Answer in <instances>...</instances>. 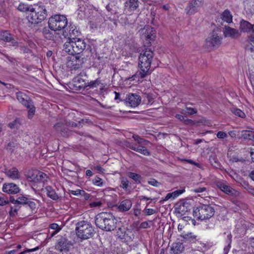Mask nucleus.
I'll list each match as a JSON object with an SVG mask.
<instances>
[{
	"mask_svg": "<svg viewBox=\"0 0 254 254\" xmlns=\"http://www.w3.org/2000/svg\"><path fill=\"white\" fill-rule=\"evenodd\" d=\"M135 151L145 156H149L150 155L149 151L142 145L136 146Z\"/></svg>",
	"mask_w": 254,
	"mask_h": 254,
	"instance_id": "36",
	"label": "nucleus"
},
{
	"mask_svg": "<svg viewBox=\"0 0 254 254\" xmlns=\"http://www.w3.org/2000/svg\"><path fill=\"white\" fill-rule=\"evenodd\" d=\"M221 37L213 31L206 39L203 47L206 51H211L221 45Z\"/></svg>",
	"mask_w": 254,
	"mask_h": 254,
	"instance_id": "8",
	"label": "nucleus"
},
{
	"mask_svg": "<svg viewBox=\"0 0 254 254\" xmlns=\"http://www.w3.org/2000/svg\"><path fill=\"white\" fill-rule=\"evenodd\" d=\"M127 105L132 107L138 106L141 102V97L136 94L129 93L126 99Z\"/></svg>",
	"mask_w": 254,
	"mask_h": 254,
	"instance_id": "14",
	"label": "nucleus"
},
{
	"mask_svg": "<svg viewBox=\"0 0 254 254\" xmlns=\"http://www.w3.org/2000/svg\"><path fill=\"white\" fill-rule=\"evenodd\" d=\"M175 118L180 120V121L184 122V121L186 117L185 116H183L181 114H176L175 115Z\"/></svg>",
	"mask_w": 254,
	"mask_h": 254,
	"instance_id": "62",
	"label": "nucleus"
},
{
	"mask_svg": "<svg viewBox=\"0 0 254 254\" xmlns=\"http://www.w3.org/2000/svg\"><path fill=\"white\" fill-rule=\"evenodd\" d=\"M190 2L198 10V8L203 4V0H192Z\"/></svg>",
	"mask_w": 254,
	"mask_h": 254,
	"instance_id": "47",
	"label": "nucleus"
},
{
	"mask_svg": "<svg viewBox=\"0 0 254 254\" xmlns=\"http://www.w3.org/2000/svg\"><path fill=\"white\" fill-rule=\"evenodd\" d=\"M94 168L98 173H104L105 170L103 168H102L100 166H94Z\"/></svg>",
	"mask_w": 254,
	"mask_h": 254,
	"instance_id": "63",
	"label": "nucleus"
},
{
	"mask_svg": "<svg viewBox=\"0 0 254 254\" xmlns=\"http://www.w3.org/2000/svg\"><path fill=\"white\" fill-rule=\"evenodd\" d=\"M216 185L219 189L226 194L234 195L236 192V191L228 186L226 182L218 181L216 182Z\"/></svg>",
	"mask_w": 254,
	"mask_h": 254,
	"instance_id": "16",
	"label": "nucleus"
},
{
	"mask_svg": "<svg viewBox=\"0 0 254 254\" xmlns=\"http://www.w3.org/2000/svg\"><path fill=\"white\" fill-rule=\"evenodd\" d=\"M100 84L101 80L99 78H97L95 80H91L90 82H87V87H89L90 88H94L98 87Z\"/></svg>",
	"mask_w": 254,
	"mask_h": 254,
	"instance_id": "41",
	"label": "nucleus"
},
{
	"mask_svg": "<svg viewBox=\"0 0 254 254\" xmlns=\"http://www.w3.org/2000/svg\"><path fill=\"white\" fill-rule=\"evenodd\" d=\"M216 135L218 138H220V139H224L227 137V133L225 132L221 131H218L217 132Z\"/></svg>",
	"mask_w": 254,
	"mask_h": 254,
	"instance_id": "54",
	"label": "nucleus"
},
{
	"mask_svg": "<svg viewBox=\"0 0 254 254\" xmlns=\"http://www.w3.org/2000/svg\"><path fill=\"white\" fill-rule=\"evenodd\" d=\"M5 174L7 177L13 180L18 179L20 176L18 170L15 168L6 170Z\"/></svg>",
	"mask_w": 254,
	"mask_h": 254,
	"instance_id": "29",
	"label": "nucleus"
},
{
	"mask_svg": "<svg viewBox=\"0 0 254 254\" xmlns=\"http://www.w3.org/2000/svg\"><path fill=\"white\" fill-rule=\"evenodd\" d=\"M28 199L26 197L22 195L18 197L16 199H15L13 196H10L9 197V201L13 204H18L19 205H25L28 201Z\"/></svg>",
	"mask_w": 254,
	"mask_h": 254,
	"instance_id": "26",
	"label": "nucleus"
},
{
	"mask_svg": "<svg viewBox=\"0 0 254 254\" xmlns=\"http://www.w3.org/2000/svg\"><path fill=\"white\" fill-rule=\"evenodd\" d=\"M140 33L142 38L148 41L149 43L153 41L156 38L155 30L149 26H145L140 30Z\"/></svg>",
	"mask_w": 254,
	"mask_h": 254,
	"instance_id": "12",
	"label": "nucleus"
},
{
	"mask_svg": "<svg viewBox=\"0 0 254 254\" xmlns=\"http://www.w3.org/2000/svg\"><path fill=\"white\" fill-rule=\"evenodd\" d=\"M68 28V32H66V31L63 32V35L64 37H69L68 39H73V38H77L76 37L80 35V32L75 25H70Z\"/></svg>",
	"mask_w": 254,
	"mask_h": 254,
	"instance_id": "19",
	"label": "nucleus"
},
{
	"mask_svg": "<svg viewBox=\"0 0 254 254\" xmlns=\"http://www.w3.org/2000/svg\"><path fill=\"white\" fill-rule=\"evenodd\" d=\"M251 43L248 45L246 47V50L250 52L254 53V32L250 37Z\"/></svg>",
	"mask_w": 254,
	"mask_h": 254,
	"instance_id": "37",
	"label": "nucleus"
},
{
	"mask_svg": "<svg viewBox=\"0 0 254 254\" xmlns=\"http://www.w3.org/2000/svg\"><path fill=\"white\" fill-rule=\"evenodd\" d=\"M186 109L187 111V113L189 115H192L193 114H196L197 112V110L195 108L186 107Z\"/></svg>",
	"mask_w": 254,
	"mask_h": 254,
	"instance_id": "52",
	"label": "nucleus"
},
{
	"mask_svg": "<svg viewBox=\"0 0 254 254\" xmlns=\"http://www.w3.org/2000/svg\"><path fill=\"white\" fill-rule=\"evenodd\" d=\"M148 183L154 187H158L160 185V183L154 179H150L148 181Z\"/></svg>",
	"mask_w": 254,
	"mask_h": 254,
	"instance_id": "51",
	"label": "nucleus"
},
{
	"mask_svg": "<svg viewBox=\"0 0 254 254\" xmlns=\"http://www.w3.org/2000/svg\"><path fill=\"white\" fill-rule=\"evenodd\" d=\"M232 18L233 16L230 11L226 9L220 15V19L221 20V24L223 25L224 23L229 24L232 22Z\"/></svg>",
	"mask_w": 254,
	"mask_h": 254,
	"instance_id": "24",
	"label": "nucleus"
},
{
	"mask_svg": "<svg viewBox=\"0 0 254 254\" xmlns=\"http://www.w3.org/2000/svg\"><path fill=\"white\" fill-rule=\"evenodd\" d=\"M4 192L9 194H16L20 191L19 187L15 184L9 183L8 184H4L2 188Z\"/></svg>",
	"mask_w": 254,
	"mask_h": 254,
	"instance_id": "20",
	"label": "nucleus"
},
{
	"mask_svg": "<svg viewBox=\"0 0 254 254\" xmlns=\"http://www.w3.org/2000/svg\"><path fill=\"white\" fill-rule=\"evenodd\" d=\"M128 177L138 183H139L141 180V177L139 175L133 172H129Z\"/></svg>",
	"mask_w": 254,
	"mask_h": 254,
	"instance_id": "43",
	"label": "nucleus"
},
{
	"mask_svg": "<svg viewBox=\"0 0 254 254\" xmlns=\"http://www.w3.org/2000/svg\"><path fill=\"white\" fill-rule=\"evenodd\" d=\"M206 188L205 187H198L193 189L192 190L196 193H200L206 191Z\"/></svg>",
	"mask_w": 254,
	"mask_h": 254,
	"instance_id": "56",
	"label": "nucleus"
},
{
	"mask_svg": "<svg viewBox=\"0 0 254 254\" xmlns=\"http://www.w3.org/2000/svg\"><path fill=\"white\" fill-rule=\"evenodd\" d=\"M64 47L65 51L69 55L79 54L85 49L86 43L80 38H70L64 44Z\"/></svg>",
	"mask_w": 254,
	"mask_h": 254,
	"instance_id": "3",
	"label": "nucleus"
},
{
	"mask_svg": "<svg viewBox=\"0 0 254 254\" xmlns=\"http://www.w3.org/2000/svg\"><path fill=\"white\" fill-rule=\"evenodd\" d=\"M227 238H228V245L227 247H225L224 248V254H228L229 251V250H230V245H231V238H232V236L231 234H229L227 236Z\"/></svg>",
	"mask_w": 254,
	"mask_h": 254,
	"instance_id": "48",
	"label": "nucleus"
},
{
	"mask_svg": "<svg viewBox=\"0 0 254 254\" xmlns=\"http://www.w3.org/2000/svg\"><path fill=\"white\" fill-rule=\"evenodd\" d=\"M102 204L101 201H94L90 203V205L91 207H95L100 206Z\"/></svg>",
	"mask_w": 254,
	"mask_h": 254,
	"instance_id": "61",
	"label": "nucleus"
},
{
	"mask_svg": "<svg viewBox=\"0 0 254 254\" xmlns=\"http://www.w3.org/2000/svg\"><path fill=\"white\" fill-rule=\"evenodd\" d=\"M132 206L131 200L126 199L120 202L118 209L121 212H125L129 210Z\"/></svg>",
	"mask_w": 254,
	"mask_h": 254,
	"instance_id": "25",
	"label": "nucleus"
},
{
	"mask_svg": "<svg viewBox=\"0 0 254 254\" xmlns=\"http://www.w3.org/2000/svg\"><path fill=\"white\" fill-rule=\"evenodd\" d=\"M132 138L138 144V145H142V144L145 145L148 142L147 140H146L143 138L140 137L137 135H133Z\"/></svg>",
	"mask_w": 254,
	"mask_h": 254,
	"instance_id": "44",
	"label": "nucleus"
},
{
	"mask_svg": "<svg viewBox=\"0 0 254 254\" xmlns=\"http://www.w3.org/2000/svg\"><path fill=\"white\" fill-rule=\"evenodd\" d=\"M50 228L52 229L55 230V232L53 233L52 236H53L55 234L58 233L61 229L59 228V226L56 223L52 224L50 225Z\"/></svg>",
	"mask_w": 254,
	"mask_h": 254,
	"instance_id": "53",
	"label": "nucleus"
},
{
	"mask_svg": "<svg viewBox=\"0 0 254 254\" xmlns=\"http://www.w3.org/2000/svg\"><path fill=\"white\" fill-rule=\"evenodd\" d=\"M65 124V121L64 120L60 121V122L57 123L54 126V128L56 131H61V134H62L63 128L64 127V125Z\"/></svg>",
	"mask_w": 254,
	"mask_h": 254,
	"instance_id": "42",
	"label": "nucleus"
},
{
	"mask_svg": "<svg viewBox=\"0 0 254 254\" xmlns=\"http://www.w3.org/2000/svg\"><path fill=\"white\" fill-rule=\"evenodd\" d=\"M25 107L28 109V118L29 119H32L36 112V108L34 105L33 102H32L30 104L26 106Z\"/></svg>",
	"mask_w": 254,
	"mask_h": 254,
	"instance_id": "31",
	"label": "nucleus"
},
{
	"mask_svg": "<svg viewBox=\"0 0 254 254\" xmlns=\"http://www.w3.org/2000/svg\"><path fill=\"white\" fill-rule=\"evenodd\" d=\"M16 98L24 107L33 102L29 97L21 92L16 93Z\"/></svg>",
	"mask_w": 254,
	"mask_h": 254,
	"instance_id": "22",
	"label": "nucleus"
},
{
	"mask_svg": "<svg viewBox=\"0 0 254 254\" xmlns=\"http://www.w3.org/2000/svg\"><path fill=\"white\" fill-rule=\"evenodd\" d=\"M186 241H189L190 242H193L196 240V236L193 235L192 233H186L181 235V236Z\"/></svg>",
	"mask_w": 254,
	"mask_h": 254,
	"instance_id": "40",
	"label": "nucleus"
},
{
	"mask_svg": "<svg viewBox=\"0 0 254 254\" xmlns=\"http://www.w3.org/2000/svg\"><path fill=\"white\" fill-rule=\"evenodd\" d=\"M224 35L226 37L237 39L240 36V32L237 29L225 26L223 29Z\"/></svg>",
	"mask_w": 254,
	"mask_h": 254,
	"instance_id": "18",
	"label": "nucleus"
},
{
	"mask_svg": "<svg viewBox=\"0 0 254 254\" xmlns=\"http://www.w3.org/2000/svg\"><path fill=\"white\" fill-rule=\"evenodd\" d=\"M92 183L95 186L98 187H102L104 184V182H103V180L101 178L98 177V176H96L92 180Z\"/></svg>",
	"mask_w": 254,
	"mask_h": 254,
	"instance_id": "45",
	"label": "nucleus"
},
{
	"mask_svg": "<svg viewBox=\"0 0 254 254\" xmlns=\"http://www.w3.org/2000/svg\"><path fill=\"white\" fill-rule=\"evenodd\" d=\"M122 188L123 189H127L128 186V181L127 179L122 181Z\"/></svg>",
	"mask_w": 254,
	"mask_h": 254,
	"instance_id": "57",
	"label": "nucleus"
},
{
	"mask_svg": "<svg viewBox=\"0 0 254 254\" xmlns=\"http://www.w3.org/2000/svg\"><path fill=\"white\" fill-rule=\"evenodd\" d=\"M83 62L79 56H75L68 59L67 62V66L71 69H76L80 67Z\"/></svg>",
	"mask_w": 254,
	"mask_h": 254,
	"instance_id": "15",
	"label": "nucleus"
},
{
	"mask_svg": "<svg viewBox=\"0 0 254 254\" xmlns=\"http://www.w3.org/2000/svg\"><path fill=\"white\" fill-rule=\"evenodd\" d=\"M138 6V0H126L125 2V10L132 12L136 10Z\"/></svg>",
	"mask_w": 254,
	"mask_h": 254,
	"instance_id": "21",
	"label": "nucleus"
},
{
	"mask_svg": "<svg viewBox=\"0 0 254 254\" xmlns=\"http://www.w3.org/2000/svg\"><path fill=\"white\" fill-rule=\"evenodd\" d=\"M20 125V120L19 119H16L14 121L8 124V127L10 128H18Z\"/></svg>",
	"mask_w": 254,
	"mask_h": 254,
	"instance_id": "46",
	"label": "nucleus"
},
{
	"mask_svg": "<svg viewBox=\"0 0 254 254\" xmlns=\"http://www.w3.org/2000/svg\"><path fill=\"white\" fill-rule=\"evenodd\" d=\"M38 249H39L38 247H35V248H32V249H26L25 251H24L23 252H21L19 254H24L25 253H26L27 252H33L36 250H38Z\"/></svg>",
	"mask_w": 254,
	"mask_h": 254,
	"instance_id": "58",
	"label": "nucleus"
},
{
	"mask_svg": "<svg viewBox=\"0 0 254 254\" xmlns=\"http://www.w3.org/2000/svg\"><path fill=\"white\" fill-rule=\"evenodd\" d=\"M117 234L118 238L124 242H131L134 238L132 231L125 227L119 228Z\"/></svg>",
	"mask_w": 254,
	"mask_h": 254,
	"instance_id": "10",
	"label": "nucleus"
},
{
	"mask_svg": "<svg viewBox=\"0 0 254 254\" xmlns=\"http://www.w3.org/2000/svg\"><path fill=\"white\" fill-rule=\"evenodd\" d=\"M155 213V210L151 208H148L146 209V214L147 215H151Z\"/></svg>",
	"mask_w": 254,
	"mask_h": 254,
	"instance_id": "64",
	"label": "nucleus"
},
{
	"mask_svg": "<svg viewBox=\"0 0 254 254\" xmlns=\"http://www.w3.org/2000/svg\"><path fill=\"white\" fill-rule=\"evenodd\" d=\"M49 28L53 31L64 29L67 25V20L64 15L56 14L51 16L48 21Z\"/></svg>",
	"mask_w": 254,
	"mask_h": 254,
	"instance_id": "6",
	"label": "nucleus"
},
{
	"mask_svg": "<svg viewBox=\"0 0 254 254\" xmlns=\"http://www.w3.org/2000/svg\"><path fill=\"white\" fill-rule=\"evenodd\" d=\"M184 190H175L172 192H171L172 195V198L175 199L178 196H179L180 194H182L184 192Z\"/></svg>",
	"mask_w": 254,
	"mask_h": 254,
	"instance_id": "49",
	"label": "nucleus"
},
{
	"mask_svg": "<svg viewBox=\"0 0 254 254\" xmlns=\"http://www.w3.org/2000/svg\"><path fill=\"white\" fill-rule=\"evenodd\" d=\"M231 112L234 115L239 117L244 118L246 117L245 113L241 110L236 107H232L230 109Z\"/></svg>",
	"mask_w": 254,
	"mask_h": 254,
	"instance_id": "35",
	"label": "nucleus"
},
{
	"mask_svg": "<svg viewBox=\"0 0 254 254\" xmlns=\"http://www.w3.org/2000/svg\"><path fill=\"white\" fill-rule=\"evenodd\" d=\"M126 145L127 147H128L134 151H135V149L137 146L136 145H134L133 143H132L131 142H127Z\"/></svg>",
	"mask_w": 254,
	"mask_h": 254,
	"instance_id": "60",
	"label": "nucleus"
},
{
	"mask_svg": "<svg viewBox=\"0 0 254 254\" xmlns=\"http://www.w3.org/2000/svg\"><path fill=\"white\" fill-rule=\"evenodd\" d=\"M75 230L77 237L82 240L91 238L94 231L91 224L86 221L78 222Z\"/></svg>",
	"mask_w": 254,
	"mask_h": 254,
	"instance_id": "5",
	"label": "nucleus"
},
{
	"mask_svg": "<svg viewBox=\"0 0 254 254\" xmlns=\"http://www.w3.org/2000/svg\"><path fill=\"white\" fill-rule=\"evenodd\" d=\"M29 178L31 181L35 182H44L48 179V176L45 173L38 171H33L29 176Z\"/></svg>",
	"mask_w": 254,
	"mask_h": 254,
	"instance_id": "13",
	"label": "nucleus"
},
{
	"mask_svg": "<svg viewBox=\"0 0 254 254\" xmlns=\"http://www.w3.org/2000/svg\"><path fill=\"white\" fill-rule=\"evenodd\" d=\"M117 222L115 217L110 213L101 212L95 217L96 225L106 231L114 230L116 228Z\"/></svg>",
	"mask_w": 254,
	"mask_h": 254,
	"instance_id": "2",
	"label": "nucleus"
},
{
	"mask_svg": "<svg viewBox=\"0 0 254 254\" xmlns=\"http://www.w3.org/2000/svg\"><path fill=\"white\" fill-rule=\"evenodd\" d=\"M177 212L181 215H184L190 209V204L184 200L178 202L175 207Z\"/></svg>",
	"mask_w": 254,
	"mask_h": 254,
	"instance_id": "17",
	"label": "nucleus"
},
{
	"mask_svg": "<svg viewBox=\"0 0 254 254\" xmlns=\"http://www.w3.org/2000/svg\"><path fill=\"white\" fill-rule=\"evenodd\" d=\"M184 123L186 125L193 126L195 124V122L186 118Z\"/></svg>",
	"mask_w": 254,
	"mask_h": 254,
	"instance_id": "55",
	"label": "nucleus"
},
{
	"mask_svg": "<svg viewBox=\"0 0 254 254\" xmlns=\"http://www.w3.org/2000/svg\"><path fill=\"white\" fill-rule=\"evenodd\" d=\"M185 10L187 14L189 15H193L198 11L194 6L191 5L190 2L188 3V6L186 7Z\"/></svg>",
	"mask_w": 254,
	"mask_h": 254,
	"instance_id": "38",
	"label": "nucleus"
},
{
	"mask_svg": "<svg viewBox=\"0 0 254 254\" xmlns=\"http://www.w3.org/2000/svg\"><path fill=\"white\" fill-rule=\"evenodd\" d=\"M74 82L76 87L79 89H83L87 87V82L83 79L82 76L79 75L74 78Z\"/></svg>",
	"mask_w": 254,
	"mask_h": 254,
	"instance_id": "27",
	"label": "nucleus"
},
{
	"mask_svg": "<svg viewBox=\"0 0 254 254\" xmlns=\"http://www.w3.org/2000/svg\"><path fill=\"white\" fill-rule=\"evenodd\" d=\"M26 204L28 205L32 211H35L37 205L34 201L28 199Z\"/></svg>",
	"mask_w": 254,
	"mask_h": 254,
	"instance_id": "50",
	"label": "nucleus"
},
{
	"mask_svg": "<svg viewBox=\"0 0 254 254\" xmlns=\"http://www.w3.org/2000/svg\"><path fill=\"white\" fill-rule=\"evenodd\" d=\"M72 243L66 238L61 237L57 241L55 246V250L62 254L68 253L72 248Z\"/></svg>",
	"mask_w": 254,
	"mask_h": 254,
	"instance_id": "9",
	"label": "nucleus"
},
{
	"mask_svg": "<svg viewBox=\"0 0 254 254\" xmlns=\"http://www.w3.org/2000/svg\"><path fill=\"white\" fill-rule=\"evenodd\" d=\"M33 7L32 5H28L27 4L24 3H20L17 6V9L21 12H27L29 11L30 13L32 10V8Z\"/></svg>",
	"mask_w": 254,
	"mask_h": 254,
	"instance_id": "34",
	"label": "nucleus"
},
{
	"mask_svg": "<svg viewBox=\"0 0 254 254\" xmlns=\"http://www.w3.org/2000/svg\"><path fill=\"white\" fill-rule=\"evenodd\" d=\"M126 145L127 147H128L134 151H135V149L137 146L136 145H134L133 143H132L131 142H127Z\"/></svg>",
	"mask_w": 254,
	"mask_h": 254,
	"instance_id": "59",
	"label": "nucleus"
},
{
	"mask_svg": "<svg viewBox=\"0 0 254 254\" xmlns=\"http://www.w3.org/2000/svg\"><path fill=\"white\" fill-rule=\"evenodd\" d=\"M153 55L152 51L148 49L143 50L140 54L138 63L140 70L138 72V75L141 78H144L150 73V68Z\"/></svg>",
	"mask_w": 254,
	"mask_h": 254,
	"instance_id": "1",
	"label": "nucleus"
},
{
	"mask_svg": "<svg viewBox=\"0 0 254 254\" xmlns=\"http://www.w3.org/2000/svg\"><path fill=\"white\" fill-rule=\"evenodd\" d=\"M0 40L9 43V46L16 48L19 46V43L16 37L7 31L0 32Z\"/></svg>",
	"mask_w": 254,
	"mask_h": 254,
	"instance_id": "11",
	"label": "nucleus"
},
{
	"mask_svg": "<svg viewBox=\"0 0 254 254\" xmlns=\"http://www.w3.org/2000/svg\"><path fill=\"white\" fill-rule=\"evenodd\" d=\"M27 16L28 21L32 24H38L43 21L47 16V10L43 5H37L31 9Z\"/></svg>",
	"mask_w": 254,
	"mask_h": 254,
	"instance_id": "4",
	"label": "nucleus"
},
{
	"mask_svg": "<svg viewBox=\"0 0 254 254\" xmlns=\"http://www.w3.org/2000/svg\"><path fill=\"white\" fill-rule=\"evenodd\" d=\"M21 206L16 204L13 206H10V210L9 211V215L11 217H14L17 214L18 211L20 209Z\"/></svg>",
	"mask_w": 254,
	"mask_h": 254,
	"instance_id": "39",
	"label": "nucleus"
},
{
	"mask_svg": "<svg viewBox=\"0 0 254 254\" xmlns=\"http://www.w3.org/2000/svg\"><path fill=\"white\" fill-rule=\"evenodd\" d=\"M184 247L180 243H175L172 244L171 250L173 254H178L183 250Z\"/></svg>",
	"mask_w": 254,
	"mask_h": 254,
	"instance_id": "30",
	"label": "nucleus"
},
{
	"mask_svg": "<svg viewBox=\"0 0 254 254\" xmlns=\"http://www.w3.org/2000/svg\"><path fill=\"white\" fill-rule=\"evenodd\" d=\"M45 190L46 194L50 198L54 200H57L59 198V197L55 192V190L51 186H47Z\"/></svg>",
	"mask_w": 254,
	"mask_h": 254,
	"instance_id": "28",
	"label": "nucleus"
},
{
	"mask_svg": "<svg viewBox=\"0 0 254 254\" xmlns=\"http://www.w3.org/2000/svg\"><path fill=\"white\" fill-rule=\"evenodd\" d=\"M254 131L244 130L241 131V137L245 139L253 140L254 138Z\"/></svg>",
	"mask_w": 254,
	"mask_h": 254,
	"instance_id": "33",
	"label": "nucleus"
},
{
	"mask_svg": "<svg viewBox=\"0 0 254 254\" xmlns=\"http://www.w3.org/2000/svg\"><path fill=\"white\" fill-rule=\"evenodd\" d=\"M254 24H252L249 22L243 20L240 22V29L241 31L247 33H254Z\"/></svg>",
	"mask_w": 254,
	"mask_h": 254,
	"instance_id": "23",
	"label": "nucleus"
},
{
	"mask_svg": "<svg viewBox=\"0 0 254 254\" xmlns=\"http://www.w3.org/2000/svg\"><path fill=\"white\" fill-rule=\"evenodd\" d=\"M245 11L248 16L254 14V0H251L245 6Z\"/></svg>",
	"mask_w": 254,
	"mask_h": 254,
	"instance_id": "32",
	"label": "nucleus"
},
{
	"mask_svg": "<svg viewBox=\"0 0 254 254\" xmlns=\"http://www.w3.org/2000/svg\"><path fill=\"white\" fill-rule=\"evenodd\" d=\"M214 209L209 205H200L193 209V215L198 219H208L213 216Z\"/></svg>",
	"mask_w": 254,
	"mask_h": 254,
	"instance_id": "7",
	"label": "nucleus"
}]
</instances>
